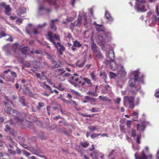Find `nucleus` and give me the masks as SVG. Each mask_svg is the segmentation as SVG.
<instances>
[{
  "instance_id": "obj_45",
  "label": "nucleus",
  "mask_w": 159,
  "mask_h": 159,
  "mask_svg": "<svg viewBox=\"0 0 159 159\" xmlns=\"http://www.w3.org/2000/svg\"><path fill=\"white\" fill-rule=\"evenodd\" d=\"M132 123V121L130 120H128L126 121V125L127 127L129 128L130 127L131 124Z\"/></svg>"
},
{
  "instance_id": "obj_2",
  "label": "nucleus",
  "mask_w": 159,
  "mask_h": 159,
  "mask_svg": "<svg viewBox=\"0 0 159 159\" xmlns=\"http://www.w3.org/2000/svg\"><path fill=\"white\" fill-rule=\"evenodd\" d=\"M6 107L4 108V111L9 114H12L15 117V119L16 120L17 122H22L23 121V119L20 118V113L18 111L12 109L9 107V104L6 102H4Z\"/></svg>"
},
{
  "instance_id": "obj_51",
  "label": "nucleus",
  "mask_w": 159,
  "mask_h": 159,
  "mask_svg": "<svg viewBox=\"0 0 159 159\" xmlns=\"http://www.w3.org/2000/svg\"><path fill=\"white\" fill-rule=\"evenodd\" d=\"M132 116H134V118H136L138 116V113L134 111L132 113Z\"/></svg>"
},
{
  "instance_id": "obj_34",
  "label": "nucleus",
  "mask_w": 159,
  "mask_h": 159,
  "mask_svg": "<svg viewBox=\"0 0 159 159\" xmlns=\"http://www.w3.org/2000/svg\"><path fill=\"white\" fill-rule=\"evenodd\" d=\"M90 156L93 157V159H98V156L96 153H91Z\"/></svg>"
},
{
  "instance_id": "obj_14",
  "label": "nucleus",
  "mask_w": 159,
  "mask_h": 159,
  "mask_svg": "<svg viewBox=\"0 0 159 159\" xmlns=\"http://www.w3.org/2000/svg\"><path fill=\"white\" fill-rule=\"evenodd\" d=\"M65 71H62L59 75L57 76V78L61 81H63L65 80V78L63 74Z\"/></svg>"
},
{
  "instance_id": "obj_7",
  "label": "nucleus",
  "mask_w": 159,
  "mask_h": 159,
  "mask_svg": "<svg viewBox=\"0 0 159 159\" xmlns=\"http://www.w3.org/2000/svg\"><path fill=\"white\" fill-rule=\"evenodd\" d=\"M59 20L58 19H56L55 20H52L50 21V26L51 29L54 31H56L57 28L55 25V22H58Z\"/></svg>"
},
{
  "instance_id": "obj_1",
  "label": "nucleus",
  "mask_w": 159,
  "mask_h": 159,
  "mask_svg": "<svg viewBox=\"0 0 159 159\" xmlns=\"http://www.w3.org/2000/svg\"><path fill=\"white\" fill-rule=\"evenodd\" d=\"M48 40L52 43L57 48L58 54L60 55H62L63 52L65 51V48L64 46L61 45L60 42V36L57 34H54L50 31H49L47 35Z\"/></svg>"
},
{
  "instance_id": "obj_19",
  "label": "nucleus",
  "mask_w": 159,
  "mask_h": 159,
  "mask_svg": "<svg viewBox=\"0 0 159 159\" xmlns=\"http://www.w3.org/2000/svg\"><path fill=\"white\" fill-rule=\"evenodd\" d=\"M86 62L85 59H84V61H77L76 63V65L79 67H83L85 63Z\"/></svg>"
},
{
  "instance_id": "obj_6",
  "label": "nucleus",
  "mask_w": 159,
  "mask_h": 159,
  "mask_svg": "<svg viewBox=\"0 0 159 159\" xmlns=\"http://www.w3.org/2000/svg\"><path fill=\"white\" fill-rule=\"evenodd\" d=\"M82 45L80 42L76 40L73 42V45L71 47L72 50L73 51H75L76 50L77 48H79Z\"/></svg>"
},
{
  "instance_id": "obj_53",
  "label": "nucleus",
  "mask_w": 159,
  "mask_h": 159,
  "mask_svg": "<svg viewBox=\"0 0 159 159\" xmlns=\"http://www.w3.org/2000/svg\"><path fill=\"white\" fill-rule=\"evenodd\" d=\"M47 25V24L46 23H45V22L42 25H38V28H44Z\"/></svg>"
},
{
  "instance_id": "obj_33",
  "label": "nucleus",
  "mask_w": 159,
  "mask_h": 159,
  "mask_svg": "<svg viewBox=\"0 0 159 159\" xmlns=\"http://www.w3.org/2000/svg\"><path fill=\"white\" fill-rule=\"evenodd\" d=\"M19 143L22 145L24 148H26L28 150H30V148L28 147V146L24 144V143L22 142H19Z\"/></svg>"
},
{
  "instance_id": "obj_11",
  "label": "nucleus",
  "mask_w": 159,
  "mask_h": 159,
  "mask_svg": "<svg viewBox=\"0 0 159 159\" xmlns=\"http://www.w3.org/2000/svg\"><path fill=\"white\" fill-rule=\"evenodd\" d=\"M108 57L110 59V61L114 60L115 58L114 52L112 50H110L108 52Z\"/></svg>"
},
{
  "instance_id": "obj_10",
  "label": "nucleus",
  "mask_w": 159,
  "mask_h": 159,
  "mask_svg": "<svg viewBox=\"0 0 159 159\" xmlns=\"http://www.w3.org/2000/svg\"><path fill=\"white\" fill-rule=\"evenodd\" d=\"M105 16L108 21L109 22H111L113 21V19L108 11H106Z\"/></svg>"
},
{
  "instance_id": "obj_31",
  "label": "nucleus",
  "mask_w": 159,
  "mask_h": 159,
  "mask_svg": "<svg viewBox=\"0 0 159 159\" xmlns=\"http://www.w3.org/2000/svg\"><path fill=\"white\" fill-rule=\"evenodd\" d=\"M54 87L55 88H56L57 89H58L59 90H60V91H62L64 90L65 89V88L64 87H62V85L61 84H59L58 86V87H56L55 86V84H54Z\"/></svg>"
},
{
  "instance_id": "obj_55",
  "label": "nucleus",
  "mask_w": 159,
  "mask_h": 159,
  "mask_svg": "<svg viewBox=\"0 0 159 159\" xmlns=\"http://www.w3.org/2000/svg\"><path fill=\"white\" fill-rule=\"evenodd\" d=\"M66 38H68L70 40L71 39H73V38L72 36H71V34L70 33H69L67 36H66L65 37Z\"/></svg>"
},
{
  "instance_id": "obj_35",
  "label": "nucleus",
  "mask_w": 159,
  "mask_h": 159,
  "mask_svg": "<svg viewBox=\"0 0 159 159\" xmlns=\"http://www.w3.org/2000/svg\"><path fill=\"white\" fill-rule=\"evenodd\" d=\"M101 134H98L96 133H94L91 134L90 137L92 139H93L100 135Z\"/></svg>"
},
{
  "instance_id": "obj_56",
  "label": "nucleus",
  "mask_w": 159,
  "mask_h": 159,
  "mask_svg": "<svg viewBox=\"0 0 159 159\" xmlns=\"http://www.w3.org/2000/svg\"><path fill=\"white\" fill-rule=\"evenodd\" d=\"M136 135V131L135 129H133L132 131L131 136H132L134 137H135Z\"/></svg>"
},
{
  "instance_id": "obj_13",
  "label": "nucleus",
  "mask_w": 159,
  "mask_h": 159,
  "mask_svg": "<svg viewBox=\"0 0 159 159\" xmlns=\"http://www.w3.org/2000/svg\"><path fill=\"white\" fill-rule=\"evenodd\" d=\"M40 86L41 87L45 89H47L50 91L52 90L51 87L48 85L46 84L45 82H43V83H40Z\"/></svg>"
},
{
  "instance_id": "obj_64",
  "label": "nucleus",
  "mask_w": 159,
  "mask_h": 159,
  "mask_svg": "<svg viewBox=\"0 0 159 159\" xmlns=\"http://www.w3.org/2000/svg\"><path fill=\"white\" fill-rule=\"evenodd\" d=\"M155 95L156 97L159 98V91L155 93Z\"/></svg>"
},
{
  "instance_id": "obj_24",
  "label": "nucleus",
  "mask_w": 159,
  "mask_h": 159,
  "mask_svg": "<svg viewBox=\"0 0 159 159\" xmlns=\"http://www.w3.org/2000/svg\"><path fill=\"white\" fill-rule=\"evenodd\" d=\"M138 89L137 88V87L131 88L129 90V92L132 93V94L135 95L137 92L138 91Z\"/></svg>"
},
{
  "instance_id": "obj_57",
  "label": "nucleus",
  "mask_w": 159,
  "mask_h": 159,
  "mask_svg": "<svg viewBox=\"0 0 159 159\" xmlns=\"http://www.w3.org/2000/svg\"><path fill=\"white\" fill-rule=\"evenodd\" d=\"M9 44H7L4 46L3 47V50H7L9 48Z\"/></svg>"
},
{
  "instance_id": "obj_4",
  "label": "nucleus",
  "mask_w": 159,
  "mask_h": 159,
  "mask_svg": "<svg viewBox=\"0 0 159 159\" xmlns=\"http://www.w3.org/2000/svg\"><path fill=\"white\" fill-rule=\"evenodd\" d=\"M134 97L133 96H126L124 97V106L127 107L126 103L127 102L129 104V108L131 109H133L135 107V105L134 104Z\"/></svg>"
},
{
  "instance_id": "obj_52",
  "label": "nucleus",
  "mask_w": 159,
  "mask_h": 159,
  "mask_svg": "<svg viewBox=\"0 0 159 159\" xmlns=\"http://www.w3.org/2000/svg\"><path fill=\"white\" fill-rule=\"evenodd\" d=\"M71 92L75 95L79 96L80 95V93L74 90H71Z\"/></svg>"
},
{
  "instance_id": "obj_41",
  "label": "nucleus",
  "mask_w": 159,
  "mask_h": 159,
  "mask_svg": "<svg viewBox=\"0 0 159 159\" xmlns=\"http://www.w3.org/2000/svg\"><path fill=\"white\" fill-rule=\"evenodd\" d=\"M6 146L8 148H14V147L13 145L11 144L10 143H7L6 144Z\"/></svg>"
},
{
  "instance_id": "obj_3",
  "label": "nucleus",
  "mask_w": 159,
  "mask_h": 159,
  "mask_svg": "<svg viewBox=\"0 0 159 159\" xmlns=\"http://www.w3.org/2000/svg\"><path fill=\"white\" fill-rule=\"evenodd\" d=\"M149 152V149L148 147H145L144 150H142L141 152L138 154L135 153L134 154L135 159H148L149 158L152 159V155L150 154L147 155V154Z\"/></svg>"
},
{
  "instance_id": "obj_54",
  "label": "nucleus",
  "mask_w": 159,
  "mask_h": 159,
  "mask_svg": "<svg viewBox=\"0 0 159 159\" xmlns=\"http://www.w3.org/2000/svg\"><path fill=\"white\" fill-rule=\"evenodd\" d=\"M76 26L75 24V23L74 22L73 23H71L70 26V29L72 30H73L74 29V28Z\"/></svg>"
},
{
  "instance_id": "obj_29",
  "label": "nucleus",
  "mask_w": 159,
  "mask_h": 159,
  "mask_svg": "<svg viewBox=\"0 0 159 159\" xmlns=\"http://www.w3.org/2000/svg\"><path fill=\"white\" fill-rule=\"evenodd\" d=\"M109 88V86L108 85H107V86H106L105 87V89H102L101 92L102 93H106L108 90V89Z\"/></svg>"
},
{
  "instance_id": "obj_46",
  "label": "nucleus",
  "mask_w": 159,
  "mask_h": 159,
  "mask_svg": "<svg viewBox=\"0 0 159 159\" xmlns=\"http://www.w3.org/2000/svg\"><path fill=\"white\" fill-rule=\"evenodd\" d=\"M69 82H70V84L73 85L75 87H78L79 86V85L77 83H75V82H73V81H70V80H69Z\"/></svg>"
},
{
  "instance_id": "obj_30",
  "label": "nucleus",
  "mask_w": 159,
  "mask_h": 159,
  "mask_svg": "<svg viewBox=\"0 0 159 159\" xmlns=\"http://www.w3.org/2000/svg\"><path fill=\"white\" fill-rule=\"evenodd\" d=\"M87 94L90 95H93L95 97H97L98 96V95L97 94V93L95 92H92L91 91H89L88 92H87L86 93Z\"/></svg>"
},
{
  "instance_id": "obj_27",
  "label": "nucleus",
  "mask_w": 159,
  "mask_h": 159,
  "mask_svg": "<svg viewBox=\"0 0 159 159\" xmlns=\"http://www.w3.org/2000/svg\"><path fill=\"white\" fill-rule=\"evenodd\" d=\"M89 143H88L87 141L86 142H81L80 145L84 148H87L89 145Z\"/></svg>"
},
{
  "instance_id": "obj_50",
  "label": "nucleus",
  "mask_w": 159,
  "mask_h": 159,
  "mask_svg": "<svg viewBox=\"0 0 159 159\" xmlns=\"http://www.w3.org/2000/svg\"><path fill=\"white\" fill-rule=\"evenodd\" d=\"M8 140L13 145H15L16 144L15 142L12 139L11 137H9L8 139Z\"/></svg>"
},
{
  "instance_id": "obj_18",
  "label": "nucleus",
  "mask_w": 159,
  "mask_h": 159,
  "mask_svg": "<svg viewBox=\"0 0 159 159\" xmlns=\"http://www.w3.org/2000/svg\"><path fill=\"white\" fill-rule=\"evenodd\" d=\"M98 42L100 45H102L104 44L105 41L103 37L102 36H99L98 37Z\"/></svg>"
},
{
  "instance_id": "obj_62",
  "label": "nucleus",
  "mask_w": 159,
  "mask_h": 159,
  "mask_svg": "<svg viewBox=\"0 0 159 159\" xmlns=\"http://www.w3.org/2000/svg\"><path fill=\"white\" fill-rule=\"evenodd\" d=\"M61 65L59 64H56L54 65L53 66L52 68L53 69H55L57 68L60 66V65Z\"/></svg>"
},
{
  "instance_id": "obj_60",
  "label": "nucleus",
  "mask_w": 159,
  "mask_h": 159,
  "mask_svg": "<svg viewBox=\"0 0 159 159\" xmlns=\"http://www.w3.org/2000/svg\"><path fill=\"white\" fill-rule=\"evenodd\" d=\"M9 36L10 37L9 38L7 39H6V41H10L11 42H13V39L11 36V35H9Z\"/></svg>"
},
{
  "instance_id": "obj_38",
  "label": "nucleus",
  "mask_w": 159,
  "mask_h": 159,
  "mask_svg": "<svg viewBox=\"0 0 159 159\" xmlns=\"http://www.w3.org/2000/svg\"><path fill=\"white\" fill-rule=\"evenodd\" d=\"M44 106V104L42 102H39L38 103V106L37 107V109L39 110L41 107H43Z\"/></svg>"
},
{
  "instance_id": "obj_61",
  "label": "nucleus",
  "mask_w": 159,
  "mask_h": 159,
  "mask_svg": "<svg viewBox=\"0 0 159 159\" xmlns=\"http://www.w3.org/2000/svg\"><path fill=\"white\" fill-rule=\"evenodd\" d=\"M98 108H96L94 107H93L91 110V111L92 112H98Z\"/></svg>"
},
{
  "instance_id": "obj_40",
  "label": "nucleus",
  "mask_w": 159,
  "mask_h": 159,
  "mask_svg": "<svg viewBox=\"0 0 159 159\" xmlns=\"http://www.w3.org/2000/svg\"><path fill=\"white\" fill-rule=\"evenodd\" d=\"M48 2L50 4H53L54 5L56 4V0H44Z\"/></svg>"
},
{
  "instance_id": "obj_63",
  "label": "nucleus",
  "mask_w": 159,
  "mask_h": 159,
  "mask_svg": "<svg viewBox=\"0 0 159 159\" xmlns=\"http://www.w3.org/2000/svg\"><path fill=\"white\" fill-rule=\"evenodd\" d=\"M11 75L15 78H16L17 77V75L16 73L14 71H12L11 72Z\"/></svg>"
},
{
  "instance_id": "obj_49",
  "label": "nucleus",
  "mask_w": 159,
  "mask_h": 159,
  "mask_svg": "<svg viewBox=\"0 0 159 159\" xmlns=\"http://www.w3.org/2000/svg\"><path fill=\"white\" fill-rule=\"evenodd\" d=\"M23 154L26 157H28L30 155V154L26 150L23 151Z\"/></svg>"
},
{
  "instance_id": "obj_42",
  "label": "nucleus",
  "mask_w": 159,
  "mask_h": 159,
  "mask_svg": "<svg viewBox=\"0 0 159 159\" xmlns=\"http://www.w3.org/2000/svg\"><path fill=\"white\" fill-rule=\"evenodd\" d=\"M7 35L3 31H1L0 33V38H2V37H6Z\"/></svg>"
},
{
  "instance_id": "obj_5",
  "label": "nucleus",
  "mask_w": 159,
  "mask_h": 159,
  "mask_svg": "<svg viewBox=\"0 0 159 159\" xmlns=\"http://www.w3.org/2000/svg\"><path fill=\"white\" fill-rule=\"evenodd\" d=\"M137 3L134 7V8L138 11L145 12L147 11V9L143 4L145 2V0H136Z\"/></svg>"
},
{
  "instance_id": "obj_28",
  "label": "nucleus",
  "mask_w": 159,
  "mask_h": 159,
  "mask_svg": "<svg viewBox=\"0 0 159 159\" xmlns=\"http://www.w3.org/2000/svg\"><path fill=\"white\" fill-rule=\"evenodd\" d=\"M135 82H133L132 80H130L129 82V86L131 88L137 87L135 85Z\"/></svg>"
},
{
  "instance_id": "obj_25",
  "label": "nucleus",
  "mask_w": 159,
  "mask_h": 159,
  "mask_svg": "<svg viewBox=\"0 0 159 159\" xmlns=\"http://www.w3.org/2000/svg\"><path fill=\"white\" fill-rule=\"evenodd\" d=\"M145 129L144 125L142 124L140 125L139 124H137V130L138 131L139 130H142L143 131Z\"/></svg>"
},
{
  "instance_id": "obj_37",
  "label": "nucleus",
  "mask_w": 159,
  "mask_h": 159,
  "mask_svg": "<svg viewBox=\"0 0 159 159\" xmlns=\"http://www.w3.org/2000/svg\"><path fill=\"white\" fill-rule=\"evenodd\" d=\"M14 148H8V151L10 154L15 155L16 154V152L13 150Z\"/></svg>"
},
{
  "instance_id": "obj_58",
  "label": "nucleus",
  "mask_w": 159,
  "mask_h": 159,
  "mask_svg": "<svg viewBox=\"0 0 159 159\" xmlns=\"http://www.w3.org/2000/svg\"><path fill=\"white\" fill-rule=\"evenodd\" d=\"M47 109L48 111V113L49 115H50L51 112V107L48 106L47 107Z\"/></svg>"
},
{
  "instance_id": "obj_9",
  "label": "nucleus",
  "mask_w": 159,
  "mask_h": 159,
  "mask_svg": "<svg viewBox=\"0 0 159 159\" xmlns=\"http://www.w3.org/2000/svg\"><path fill=\"white\" fill-rule=\"evenodd\" d=\"M110 65L111 69L113 70H116L118 68V65L116 63L114 60L110 61Z\"/></svg>"
},
{
  "instance_id": "obj_17",
  "label": "nucleus",
  "mask_w": 159,
  "mask_h": 159,
  "mask_svg": "<svg viewBox=\"0 0 159 159\" xmlns=\"http://www.w3.org/2000/svg\"><path fill=\"white\" fill-rule=\"evenodd\" d=\"M9 156L7 153H3L0 152V159H8Z\"/></svg>"
},
{
  "instance_id": "obj_16",
  "label": "nucleus",
  "mask_w": 159,
  "mask_h": 159,
  "mask_svg": "<svg viewBox=\"0 0 159 159\" xmlns=\"http://www.w3.org/2000/svg\"><path fill=\"white\" fill-rule=\"evenodd\" d=\"M5 131L6 132H9L10 134L13 135L14 133L13 132L11 129L10 127L8 125H6L5 126Z\"/></svg>"
},
{
  "instance_id": "obj_21",
  "label": "nucleus",
  "mask_w": 159,
  "mask_h": 159,
  "mask_svg": "<svg viewBox=\"0 0 159 159\" xmlns=\"http://www.w3.org/2000/svg\"><path fill=\"white\" fill-rule=\"evenodd\" d=\"M97 30L98 32H104L105 29L104 27L102 25H100L98 27H96Z\"/></svg>"
},
{
  "instance_id": "obj_32",
  "label": "nucleus",
  "mask_w": 159,
  "mask_h": 159,
  "mask_svg": "<svg viewBox=\"0 0 159 159\" xmlns=\"http://www.w3.org/2000/svg\"><path fill=\"white\" fill-rule=\"evenodd\" d=\"M18 45L19 44L17 43H15L13 44L12 46V49L14 52H16L17 51Z\"/></svg>"
},
{
  "instance_id": "obj_15",
  "label": "nucleus",
  "mask_w": 159,
  "mask_h": 159,
  "mask_svg": "<svg viewBox=\"0 0 159 159\" xmlns=\"http://www.w3.org/2000/svg\"><path fill=\"white\" fill-rule=\"evenodd\" d=\"M82 80L85 81V83L87 84L88 87H91L92 86V83L89 79L87 78L84 77L82 78Z\"/></svg>"
},
{
  "instance_id": "obj_20",
  "label": "nucleus",
  "mask_w": 159,
  "mask_h": 159,
  "mask_svg": "<svg viewBox=\"0 0 159 159\" xmlns=\"http://www.w3.org/2000/svg\"><path fill=\"white\" fill-rule=\"evenodd\" d=\"M19 102L22 104L23 107L26 106L25 103L26 99L24 97H22L19 98Z\"/></svg>"
},
{
  "instance_id": "obj_36",
  "label": "nucleus",
  "mask_w": 159,
  "mask_h": 159,
  "mask_svg": "<svg viewBox=\"0 0 159 159\" xmlns=\"http://www.w3.org/2000/svg\"><path fill=\"white\" fill-rule=\"evenodd\" d=\"M90 75L92 80L95 81L96 80V77L94 74L93 72H91L90 74Z\"/></svg>"
},
{
  "instance_id": "obj_26",
  "label": "nucleus",
  "mask_w": 159,
  "mask_h": 159,
  "mask_svg": "<svg viewBox=\"0 0 159 159\" xmlns=\"http://www.w3.org/2000/svg\"><path fill=\"white\" fill-rule=\"evenodd\" d=\"M99 98L100 99L102 100L103 101H107L110 102L111 101V100L108 98L107 97H102L101 96H100L99 97Z\"/></svg>"
},
{
  "instance_id": "obj_43",
  "label": "nucleus",
  "mask_w": 159,
  "mask_h": 159,
  "mask_svg": "<svg viewBox=\"0 0 159 159\" xmlns=\"http://www.w3.org/2000/svg\"><path fill=\"white\" fill-rule=\"evenodd\" d=\"M109 74L110 76V77L111 78H115L116 76V74L111 72H110Z\"/></svg>"
},
{
  "instance_id": "obj_23",
  "label": "nucleus",
  "mask_w": 159,
  "mask_h": 159,
  "mask_svg": "<svg viewBox=\"0 0 159 159\" xmlns=\"http://www.w3.org/2000/svg\"><path fill=\"white\" fill-rule=\"evenodd\" d=\"M30 50V48L28 47L24 46L21 50V52L24 54H26L27 51Z\"/></svg>"
},
{
  "instance_id": "obj_44",
  "label": "nucleus",
  "mask_w": 159,
  "mask_h": 159,
  "mask_svg": "<svg viewBox=\"0 0 159 159\" xmlns=\"http://www.w3.org/2000/svg\"><path fill=\"white\" fill-rule=\"evenodd\" d=\"M139 78V75L137 72H136L135 74L134 75V82H136L138 80Z\"/></svg>"
},
{
  "instance_id": "obj_8",
  "label": "nucleus",
  "mask_w": 159,
  "mask_h": 159,
  "mask_svg": "<svg viewBox=\"0 0 159 159\" xmlns=\"http://www.w3.org/2000/svg\"><path fill=\"white\" fill-rule=\"evenodd\" d=\"M91 49L94 53L100 50L99 48L93 42L91 44Z\"/></svg>"
},
{
  "instance_id": "obj_22",
  "label": "nucleus",
  "mask_w": 159,
  "mask_h": 159,
  "mask_svg": "<svg viewBox=\"0 0 159 159\" xmlns=\"http://www.w3.org/2000/svg\"><path fill=\"white\" fill-rule=\"evenodd\" d=\"M95 54L96 57L98 59H102L103 58L100 50L94 53Z\"/></svg>"
},
{
  "instance_id": "obj_12",
  "label": "nucleus",
  "mask_w": 159,
  "mask_h": 159,
  "mask_svg": "<svg viewBox=\"0 0 159 159\" xmlns=\"http://www.w3.org/2000/svg\"><path fill=\"white\" fill-rule=\"evenodd\" d=\"M118 74L120 75L121 76H125L126 72L123 66H121V70L118 72Z\"/></svg>"
},
{
  "instance_id": "obj_59",
  "label": "nucleus",
  "mask_w": 159,
  "mask_h": 159,
  "mask_svg": "<svg viewBox=\"0 0 159 159\" xmlns=\"http://www.w3.org/2000/svg\"><path fill=\"white\" fill-rule=\"evenodd\" d=\"M155 11L156 13V15L157 16H159V11L158 6H157L156 7Z\"/></svg>"
},
{
  "instance_id": "obj_48",
  "label": "nucleus",
  "mask_w": 159,
  "mask_h": 159,
  "mask_svg": "<svg viewBox=\"0 0 159 159\" xmlns=\"http://www.w3.org/2000/svg\"><path fill=\"white\" fill-rule=\"evenodd\" d=\"M81 20L82 17L80 16V15H79L77 20L79 24H80V25H81L82 23Z\"/></svg>"
},
{
  "instance_id": "obj_39",
  "label": "nucleus",
  "mask_w": 159,
  "mask_h": 159,
  "mask_svg": "<svg viewBox=\"0 0 159 159\" xmlns=\"http://www.w3.org/2000/svg\"><path fill=\"white\" fill-rule=\"evenodd\" d=\"M97 126H92L89 127V129L91 131L93 132L97 130Z\"/></svg>"
},
{
  "instance_id": "obj_47",
  "label": "nucleus",
  "mask_w": 159,
  "mask_h": 159,
  "mask_svg": "<svg viewBox=\"0 0 159 159\" xmlns=\"http://www.w3.org/2000/svg\"><path fill=\"white\" fill-rule=\"evenodd\" d=\"M141 138V136L140 135L138 134L136 138V142L137 143L139 144L140 143V140Z\"/></svg>"
}]
</instances>
